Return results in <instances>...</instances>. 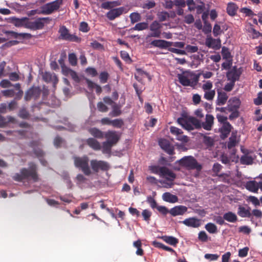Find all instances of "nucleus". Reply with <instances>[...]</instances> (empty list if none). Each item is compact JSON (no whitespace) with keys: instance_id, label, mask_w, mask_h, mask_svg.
Masks as SVG:
<instances>
[{"instance_id":"obj_31","label":"nucleus","mask_w":262,"mask_h":262,"mask_svg":"<svg viewBox=\"0 0 262 262\" xmlns=\"http://www.w3.org/2000/svg\"><path fill=\"white\" fill-rule=\"evenodd\" d=\"M15 119L11 116H7L4 117L0 115V127H4L6 126L9 123H14Z\"/></svg>"},{"instance_id":"obj_53","label":"nucleus","mask_w":262,"mask_h":262,"mask_svg":"<svg viewBox=\"0 0 262 262\" xmlns=\"http://www.w3.org/2000/svg\"><path fill=\"white\" fill-rule=\"evenodd\" d=\"M186 53H193L196 52L198 51V47L196 46L187 45L185 47Z\"/></svg>"},{"instance_id":"obj_38","label":"nucleus","mask_w":262,"mask_h":262,"mask_svg":"<svg viewBox=\"0 0 262 262\" xmlns=\"http://www.w3.org/2000/svg\"><path fill=\"white\" fill-rule=\"evenodd\" d=\"M28 21V18L23 17L21 18H16L15 19V26L16 27H22L24 26L26 28V24Z\"/></svg>"},{"instance_id":"obj_23","label":"nucleus","mask_w":262,"mask_h":262,"mask_svg":"<svg viewBox=\"0 0 262 262\" xmlns=\"http://www.w3.org/2000/svg\"><path fill=\"white\" fill-rule=\"evenodd\" d=\"M206 45L209 48H218L221 46V40L220 39H213L211 37H207L206 40Z\"/></svg>"},{"instance_id":"obj_64","label":"nucleus","mask_w":262,"mask_h":262,"mask_svg":"<svg viewBox=\"0 0 262 262\" xmlns=\"http://www.w3.org/2000/svg\"><path fill=\"white\" fill-rule=\"evenodd\" d=\"M254 103L256 105L262 104V92L258 93L257 97L254 99Z\"/></svg>"},{"instance_id":"obj_25","label":"nucleus","mask_w":262,"mask_h":262,"mask_svg":"<svg viewBox=\"0 0 262 262\" xmlns=\"http://www.w3.org/2000/svg\"><path fill=\"white\" fill-rule=\"evenodd\" d=\"M232 126L229 123H225L223 124L222 127L220 129L221 133V137L224 139L229 135L231 130Z\"/></svg>"},{"instance_id":"obj_28","label":"nucleus","mask_w":262,"mask_h":262,"mask_svg":"<svg viewBox=\"0 0 262 262\" xmlns=\"http://www.w3.org/2000/svg\"><path fill=\"white\" fill-rule=\"evenodd\" d=\"M228 97L225 92H218L216 102L217 104L219 105L225 104L228 99Z\"/></svg>"},{"instance_id":"obj_29","label":"nucleus","mask_w":262,"mask_h":262,"mask_svg":"<svg viewBox=\"0 0 262 262\" xmlns=\"http://www.w3.org/2000/svg\"><path fill=\"white\" fill-rule=\"evenodd\" d=\"M237 214L242 217H250L251 215L250 208H246L242 206H238Z\"/></svg>"},{"instance_id":"obj_24","label":"nucleus","mask_w":262,"mask_h":262,"mask_svg":"<svg viewBox=\"0 0 262 262\" xmlns=\"http://www.w3.org/2000/svg\"><path fill=\"white\" fill-rule=\"evenodd\" d=\"M162 199L167 202L175 203L178 202V197L169 192H165L162 195Z\"/></svg>"},{"instance_id":"obj_6","label":"nucleus","mask_w":262,"mask_h":262,"mask_svg":"<svg viewBox=\"0 0 262 262\" xmlns=\"http://www.w3.org/2000/svg\"><path fill=\"white\" fill-rule=\"evenodd\" d=\"M179 164L186 168L187 169H196L198 173L195 176H198V172L202 169V166L199 164L196 160L192 156H186L180 159L179 161Z\"/></svg>"},{"instance_id":"obj_14","label":"nucleus","mask_w":262,"mask_h":262,"mask_svg":"<svg viewBox=\"0 0 262 262\" xmlns=\"http://www.w3.org/2000/svg\"><path fill=\"white\" fill-rule=\"evenodd\" d=\"M187 211V208L183 205L176 206L169 210L170 214L173 216L182 215Z\"/></svg>"},{"instance_id":"obj_7","label":"nucleus","mask_w":262,"mask_h":262,"mask_svg":"<svg viewBox=\"0 0 262 262\" xmlns=\"http://www.w3.org/2000/svg\"><path fill=\"white\" fill-rule=\"evenodd\" d=\"M160 177L165 179L168 182L164 180L159 181V182L166 188H171L173 185L172 182L176 178V174L170 169L166 167H163Z\"/></svg>"},{"instance_id":"obj_56","label":"nucleus","mask_w":262,"mask_h":262,"mask_svg":"<svg viewBox=\"0 0 262 262\" xmlns=\"http://www.w3.org/2000/svg\"><path fill=\"white\" fill-rule=\"evenodd\" d=\"M123 124V122L122 119H117L112 120V125L116 128H121Z\"/></svg>"},{"instance_id":"obj_47","label":"nucleus","mask_w":262,"mask_h":262,"mask_svg":"<svg viewBox=\"0 0 262 262\" xmlns=\"http://www.w3.org/2000/svg\"><path fill=\"white\" fill-rule=\"evenodd\" d=\"M158 18L160 21H163L169 17V14L166 12H160L157 14Z\"/></svg>"},{"instance_id":"obj_16","label":"nucleus","mask_w":262,"mask_h":262,"mask_svg":"<svg viewBox=\"0 0 262 262\" xmlns=\"http://www.w3.org/2000/svg\"><path fill=\"white\" fill-rule=\"evenodd\" d=\"M214 122V117L212 115L207 114L205 121L201 123V127L206 130H210L212 129Z\"/></svg>"},{"instance_id":"obj_37","label":"nucleus","mask_w":262,"mask_h":262,"mask_svg":"<svg viewBox=\"0 0 262 262\" xmlns=\"http://www.w3.org/2000/svg\"><path fill=\"white\" fill-rule=\"evenodd\" d=\"M206 230L211 234L216 233L217 232V228L216 226L212 223H207L205 227Z\"/></svg>"},{"instance_id":"obj_17","label":"nucleus","mask_w":262,"mask_h":262,"mask_svg":"<svg viewBox=\"0 0 262 262\" xmlns=\"http://www.w3.org/2000/svg\"><path fill=\"white\" fill-rule=\"evenodd\" d=\"M5 34L10 35L11 37L14 38H17L19 40L24 39H29L31 38L32 35L30 33H18L13 31H7L5 32Z\"/></svg>"},{"instance_id":"obj_1","label":"nucleus","mask_w":262,"mask_h":262,"mask_svg":"<svg viewBox=\"0 0 262 262\" xmlns=\"http://www.w3.org/2000/svg\"><path fill=\"white\" fill-rule=\"evenodd\" d=\"M103 137L106 139V141L102 143V151L104 154H109L112 146L117 144L119 140L120 135L116 131L102 132L99 130V138Z\"/></svg>"},{"instance_id":"obj_30","label":"nucleus","mask_w":262,"mask_h":262,"mask_svg":"<svg viewBox=\"0 0 262 262\" xmlns=\"http://www.w3.org/2000/svg\"><path fill=\"white\" fill-rule=\"evenodd\" d=\"M161 238L165 242L173 246H176L179 243L178 239L172 236L164 235L162 236Z\"/></svg>"},{"instance_id":"obj_52","label":"nucleus","mask_w":262,"mask_h":262,"mask_svg":"<svg viewBox=\"0 0 262 262\" xmlns=\"http://www.w3.org/2000/svg\"><path fill=\"white\" fill-rule=\"evenodd\" d=\"M198 238L201 242H206L208 239V236L205 231H202L199 233Z\"/></svg>"},{"instance_id":"obj_10","label":"nucleus","mask_w":262,"mask_h":262,"mask_svg":"<svg viewBox=\"0 0 262 262\" xmlns=\"http://www.w3.org/2000/svg\"><path fill=\"white\" fill-rule=\"evenodd\" d=\"M58 32L60 34V38L63 40L77 42L80 40V38L76 35L71 34L69 30L64 26L60 27Z\"/></svg>"},{"instance_id":"obj_43","label":"nucleus","mask_w":262,"mask_h":262,"mask_svg":"<svg viewBox=\"0 0 262 262\" xmlns=\"http://www.w3.org/2000/svg\"><path fill=\"white\" fill-rule=\"evenodd\" d=\"M129 17L130 19L131 23L132 24H134L136 22H138L140 21L141 19V15L138 12L132 13L129 15Z\"/></svg>"},{"instance_id":"obj_45","label":"nucleus","mask_w":262,"mask_h":262,"mask_svg":"<svg viewBox=\"0 0 262 262\" xmlns=\"http://www.w3.org/2000/svg\"><path fill=\"white\" fill-rule=\"evenodd\" d=\"M109 77V74L106 72H102L99 74V82L102 83H105L107 82Z\"/></svg>"},{"instance_id":"obj_20","label":"nucleus","mask_w":262,"mask_h":262,"mask_svg":"<svg viewBox=\"0 0 262 262\" xmlns=\"http://www.w3.org/2000/svg\"><path fill=\"white\" fill-rule=\"evenodd\" d=\"M241 100L239 98L233 97L228 101V108L229 111H234L239 107Z\"/></svg>"},{"instance_id":"obj_54","label":"nucleus","mask_w":262,"mask_h":262,"mask_svg":"<svg viewBox=\"0 0 262 262\" xmlns=\"http://www.w3.org/2000/svg\"><path fill=\"white\" fill-rule=\"evenodd\" d=\"M215 95V90H212L211 91H209V92L204 93V98L207 100H212L213 99Z\"/></svg>"},{"instance_id":"obj_32","label":"nucleus","mask_w":262,"mask_h":262,"mask_svg":"<svg viewBox=\"0 0 262 262\" xmlns=\"http://www.w3.org/2000/svg\"><path fill=\"white\" fill-rule=\"evenodd\" d=\"M238 6L234 3H229L227 5V12L231 16H234L237 10Z\"/></svg>"},{"instance_id":"obj_13","label":"nucleus","mask_w":262,"mask_h":262,"mask_svg":"<svg viewBox=\"0 0 262 262\" xmlns=\"http://www.w3.org/2000/svg\"><path fill=\"white\" fill-rule=\"evenodd\" d=\"M41 94V90L39 87L33 86L28 90L25 96L26 100H30L31 98H38Z\"/></svg>"},{"instance_id":"obj_51","label":"nucleus","mask_w":262,"mask_h":262,"mask_svg":"<svg viewBox=\"0 0 262 262\" xmlns=\"http://www.w3.org/2000/svg\"><path fill=\"white\" fill-rule=\"evenodd\" d=\"M2 93L6 97H13L15 95V92L13 89L3 90Z\"/></svg>"},{"instance_id":"obj_61","label":"nucleus","mask_w":262,"mask_h":262,"mask_svg":"<svg viewBox=\"0 0 262 262\" xmlns=\"http://www.w3.org/2000/svg\"><path fill=\"white\" fill-rule=\"evenodd\" d=\"M170 132L172 135L176 136H177L179 135V134H182L183 133L181 129L174 126H171L170 127Z\"/></svg>"},{"instance_id":"obj_58","label":"nucleus","mask_w":262,"mask_h":262,"mask_svg":"<svg viewBox=\"0 0 262 262\" xmlns=\"http://www.w3.org/2000/svg\"><path fill=\"white\" fill-rule=\"evenodd\" d=\"M222 33V31L220 26L219 24H216L213 28V34L214 36H217L218 35L221 34Z\"/></svg>"},{"instance_id":"obj_62","label":"nucleus","mask_w":262,"mask_h":262,"mask_svg":"<svg viewBox=\"0 0 262 262\" xmlns=\"http://www.w3.org/2000/svg\"><path fill=\"white\" fill-rule=\"evenodd\" d=\"M9 79L12 81H16L19 80L20 76L16 72H12L9 75Z\"/></svg>"},{"instance_id":"obj_44","label":"nucleus","mask_w":262,"mask_h":262,"mask_svg":"<svg viewBox=\"0 0 262 262\" xmlns=\"http://www.w3.org/2000/svg\"><path fill=\"white\" fill-rule=\"evenodd\" d=\"M222 54L223 59L226 60H231V54L228 48L223 47L222 49Z\"/></svg>"},{"instance_id":"obj_35","label":"nucleus","mask_w":262,"mask_h":262,"mask_svg":"<svg viewBox=\"0 0 262 262\" xmlns=\"http://www.w3.org/2000/svg\"><path fill=\"white\" fill-rule=\"evenodd\" d=\"M213 83L210 80L205 81L202 85V88L204 93L212 91Z\"/></svg>"},{"instance_id":"obj_3","label":"nucleus","mask_w":262,"mask_h":262,"mask_svg":"<svg viewBox=\"0 0 262 262\" xmlns=\"http://www.w3.org/2000/svg\"><path fill=\"white\" fill-rule=\"evenodd\" d=\"M201 74L191 71H185L178 75L180 83L184 86H194L199 81Z\"/></svg>"},{"instance_id":"obj_55","label":"nucleus","mask_w":262,"mask_h":262,"mask_svg":"<svg viewBox=\"0 0 262 262\" xmlns=\"http://www.w3.org/2000/svg\"><path fill=\"white\" fill-rule=\"evenodd\" d=\"M77 57L74 53H71L69 54V61L70 63L73 66L77 64Z\"/></svg>"},{"instance_id":"obj_34","label":"nucleus","mask_w":262,"mask_h":262,"mask_svg":"<svg viewBox=\"0 0 262 262\" xmlns=\"http://www.w3.org/2000/svg\"><path fill=\"white\" fill-rule=\"evenodd\" d=\"M122 105H118L116 104L112 105V111L111 113V115L113 117H117L121 114V107Z\"/></svg>"},{"instance_id":"obj_2","label":"nucleus","mask_w":262,"mask_h":262,"mask_svg":"<svg viewBox=\"0 0 262 262\" xmlns=\"http://www.w3.org/2000/svg\"><path fill=\"white\" fill-rule=\"evenodd\" d=\"M30 178L34 182H38L39 177L37 172V166L33 164L29 168H23L20 170V173H16L12 179L17 182H22L24 180Z\"/></svg>"},{"instance_id":"obj_33","label":"nucleus","mask_w":262,"mask_h":262,"mask_svg":"<svg viewBox=\"0 0 262 262\" xmlns=\"http://www.w3.org/2000/svg\"><path fill=\"white\" fill-rule=\"evenodd\" d=\"M86 142L87 144L93 149H98V142L96 139L93 138H90L86 140Z\"/></svg>"},{"instance_id":"obj_42","label":"nucleus","mask_w":262,"mask_h":262,"mask_svg":"<svg viewBox=\"0 0 262 262\" xmlns=\"http://www.w3.org/2000/svg\"><path fill=\"white\" fill-rule=\"evenodd\" d=\"M148 28V24L145 22L137 24L133 29L137 31H142Z\"/></svg>"},{"instance_id":"obj_4","label":"nucleus","mask_w":262,"mask_h":262,"mask_svg":"<svg viewBox=\"0 0 262 262\" xmlns=\"http://www.w3.org/2000/svg\"><path fill=\"white\" fill-rule=\"evenodd\" d=\"M177 122L183 128L188 130L201 127V122L193 117L183 115L178 119Z\"/></svg>"},{"instance_id":"obj_21","label":"nucleus","mask_w":262,"mask_h":262,"mask_svg":"<svg viewBox=\"0 0 262 262\" xmlns=\"http://www.w3.org/2000/svg\"><path fill=\"white\" fill-rule=\"evenodd\" d=\"M43 79L47 82H52L54 86L58 83V79L57 76L55 74H52L49 72H45L42 76Z\"/></svg>"},{"instance_id":"obj_50","label":"nucleus","mask_w":262,"mask_h":262,"mask_svg":"<svg viewBox=\"0 0 262 262\" xmlns=\"http://www.w3.org/2000/svg\"><path fill=\"white\" fill-rule=\"evenodd\" d=\"M248 32L251 34L253 38H257L260 36H262V34L256 31L252 27L248 29Z\"/></svg>"},{"instance_id":"obj_49","label":"nucleus","mask_w":262,"mask_h":262,"mask_svg":"<svg viewBox=\"0 0 262 262\" xmlns=\"http://www.w3.org/2000/svg\"><path fill=\"white\" fill-rule=\"evenodd\" d=\"M85 73L88 76L95 77L97 75V71L95 68L89 67L85 69Z\"/></svg>"},{"instance_id":"obj_9","label":"nucleus","mask_w":262,"mask_h":262,"mask_svg":"<svg viewBox=\"0 0 262 262\" xmlns=\"http://www.w3.org/2000/svg\"><path fill=\"white\" fill-rule=\"evenodd\" d=\"M63 0H55L47 3L41 7L40 14L49 15L57 10L62 4Z\"/></svg>"},{"instance_id":"obj_60","label":"nucleus","mask_w":262,"mask_h":262,"mask_svg":"<svg viewBox=\"0 0 262 262\" xmlns=\"http://www.w3.org/2000/svg\"><path fill=\"white\" fill-rule=\"evenodd\" d=\"M240 12L248 16H252L254 15V12L250 9L246 7L241 8Z\"/></svg>"},{"instance_id":"obj_5","label":"nucleus","mask_w":262,"mask_h":262,"mask_svg":"<svg viewBox=\"0 0 262 262\" xmlns=\"http://www.w3.org/2000/svg\"><path fill=\"white\" fill-rule=\"evenodd\" d=\"M73 159L75 166L80 169L85 176H89L92 173L88 157H74Z\"/></svg>"},{"instance_id":"obj_12","label":"nucleus","mask_w":262,"mask_h":262,"mask_svg":"<svg viewBox=\"0 0 262 262\" xmlns=\"http://www.w3.org/2000/svg\"><path fill=\"white\" fill-rule=\"evenodd\" d=\"M162 25L160 24L158 21H154L150 25L149 29L151 33L149 34V36L153 37H159L161 34V29Z\"/></svg>"},{"instance_id":"obj_59","label":"nucleus","mask_w":262,"mask_h":262,"mask_svg":"<svg viewBox=\"0 0 262 262\" xmlns=\"http://www.w3.org/2000/svg\"><path fill=\"white\" fill-rule=\"evenodd\" d=\"M63 142V140L59 136L56 137L54 140V145L56 148L60 147Z\"/></svg>"},{"instance_id":"obj_57","label":"nucleus","mask_w":262,"mask_h":262,"mask_svg":"<svg viewBox=\"0 0 262 262\" xmlns=\"http://www.w3.org/2000/svg\"><path fill=\"white\" fill-rule=\"evenodd\" d=\"M13 85L14 84L7 79H3L0 82V86L3 88H8Z\"/></svg>"},{"instance_id":"obj_8","label":"nucleus","mask_w":262,"mask_h":262,"mask_svg":"<svg viewBox=\"0 0 262 262\" xmlns=\"http://www.w3.org/2000/svg\"><path fill=\"white\" fill-rule=\"evenodd\" d=\"M51 20L49 17H39L33 21L29 20L26 24V28L32 30L42 29L45 24H48Z\"/></svg>"},{"instance_id":"obj_19","label":"nucleus","mask_w":262,"mask_h":262,"mask_svg":"<svg viewBox=\"0 0 262 262\" xmlns=\"http://www.w3.org/2000/svg\"><path fill=\"white\" fill-rule=\"evenodd\" d=\"M240 140V136L237 135V131H232L228 143V148H231L236 146Z\"/></svg>"},{"instance_id":"obj_26","label":"nucleus","mask_w":262,"mask_h":262,"mask_svg":"<svg viewBox=\"0 0 262 262\" xmlns=\"http://www.w3.org/2000/svg\"><path fill=\"white\" fill-rule=\"evenodd\" d=\"M246 188L252 192L256 193L258 190V183L255 181H250L245 184Z\"/></svg>"},{"instance_id":"obj_22","label":"nucleus","mask_w":262,"mask_h":262,"mask_svg":"<svg viewBox=\"0 0 262 262\" xmlns=\"http://www.w3.org/2000/svg\"><path fill=\"white\" fill-rule=\"evenodd\" d=\"M150 45L160 48H165L169 47L172 45V42L164 40H154L152 41Z\"/></svg>"},{"instance_id":"obj_39","label":"nucleus","mask_w":262,"mask_h":262,"mask_svg":"<svg viewBox=\"0 0 262 262\" xmlns=\"http://www.w3.org/2000/svg\"><path fill=\"white\" fill-rule=\"evenodd\" d=\"M13 86L16 89V90L18 91L17 93H15V99L16 100L20 99L23 95V91L20 89V84L19 83H15L14 84Z\"/></svg>"},{"instance_id":"obj_11","label":"nucleus","mask_w":262,"mask_h":262,"mask_svg":"<svg viewBox=\"0 0 262 262\" xmlns=\"http://www.w3.org/2000/svg\"><path fill=\"white\" fill-rule=\"evenodd\" d=\"M127 8L121 7L116 9H113L108 11L106 14V16L110 20H114L116 17H119L123 13H126L128 12Z\"/></svg>"},{"instance_id":"obj_41","label":"nucleus","mask_w":262,"mask_h":262,"mask_svg":"<svg viewBox=\"0 0 262 262\" xmlns=\"http://www.w3.org/2000/svg\"><path fill=\"white\" fill-rule=\"evenodd\" d=\"M58 61L61 66L62 73L66 76L69 75L70 73L72 71V70L66 67L62 59L59 60Z\"/></svg>"},{"instance_id":"obj_40","label":"nucleus","mask_w":262,"mask_h":262,"mask_svg":"<svg viewBox=\"0 0 262 262\" xmlns=\"http://www.w3.org/2000/svg\"><path fill=\"white\" fill-rule=\"evenodd\" d=\"M85 79L86 80L89 90L91 91H93L94 89H95L96 92L97 93H98V85L92 82L88 78H85Z\"/></svg>"},{"instance_id":"obj_63","label":"nucleus","mask_w":262,"mask_h":262,"mask_svg":"<svg viewBox=\"0 0 262 262\" xmlns=\"http://www.w3.org/2000/svg\"><path fill=\"white\" fill-rule=\"evenodd\" d=\"M79 30L83 32H88L89 30L88 24L84 21L81 22L80 24Z\"/></svg>"},{"instance_id":"obj_46","label":"nucleus","mask_w":262,"mask_h":262,"mask_svg":"<svg viewBox=\"0 0 262 262\" xmlns=\"http://www.w3.org/2000/svg\"><path fill=\"white\" fill-rule=\"evenodd\" d=\"M151 214V212L148 209H144L142 212V216H143L144 220L147 223H149Z\"/></svg>"},{"instance_id":"obj_27","label":"nucleus","mask_w":262,"mask_h":262,"mask_svg":"<svg viewBox=\"0 0 262 262\" xmlns=\"http://www.w3.org/2000/svg\"><path fill=\"white\" fill-rule=\"evenodd\" d=\"M224 219L230 223H235L237 221V216L235 213L228 211L223 214Z\"/></svg>"},{"instance_id":"obj_18","label":"nucleus","mask_w":262,"mask_h":262,"mask_svg":"<svg viewBox=\"0 0 262 262\" xmlns=\"http://www.w3.org/2000/svg\"><path fill=\"white\" fill-rule=\"evenodd\" d=\"M159 144L160 147L165 151H166L168 154H173V147L170 145L169 142L167 140L164 139H160L159 141Z\"/></svg>"},{"instance_id":"obj_48","label":"nucleus","mask_w":262,"mask_h":262,"mask_svg":"<svg viewBox=\"0 0 262 262\" xmlns=\"http://www.w3.org/2000/svg\"><path fill=\"white\" fill-rule=\"evenodd\" d=\"M162 168L163 167L156 165L150 166L149 167V169L152 173L157 174L159 176L160 175Z\"/></svg>"},{"instance_id":"obj_15","label":"nucleus","mask_w":262,"mask_h":262,"mask_svg":"<svg viewBox=\"0 0 262 262\" xmlns=\"http://www.w3.org/2000/svg\"><path fill=\"white\" fill-rule=\"evenodd\" d=\"M181 222L188 227L192 228H198L201 225V220L195 217H189Z\"/></svg>"},{"instance_id":"obj_36","label":"nucleus","mask_w":262,"mask_h":262,"mask_svg":"<svg viewBox=\"0 0 262 262\" xmlns=\"http://www.w3.org/2000/svg\"><path fill=\"white\" fill-rule=\"evenodd\" d=\"M253 158L249 155H245L241 158V162L243 164L250 165L252 164L253 161Z\"/></svg>"}]
</instances>
